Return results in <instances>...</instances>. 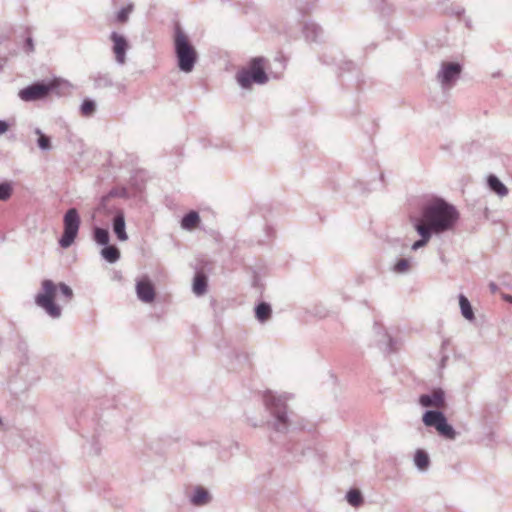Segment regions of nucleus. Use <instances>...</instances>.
Masks as SVG:
<instances>
[{"label": "nucleus", "instance_id": "obj_22", "mask_svg": "<svg viewBox=\"0 0 512 512\" xmlns=\"http://www.w3.org/2000/svg\"><path fill=\"white\" fill-rule=\"evenodd\" d=\"M207 291V277L203 273H196L193 281V292L197 296L205 294Z\"/></svg>", "mask_w": 512, "mask_h": 512}, {"label": "nucleus", "instance_id": "obj_13", "mask_svg": "<svg viewBox=\"0 0 512 512\" xmlns=\"http://www.w3.org/2000/svg\"><path fill=\"white\" fill-rule=\"evenodd\" d=\"M136 294L140 301L151 303L155 299V289L152 283L147 279H142L136 283Z\"/></svg>", "mask_w": 512, "mask_h": 512}, {"label": "nucleus", "instance_id": "obj_19", "mask_svg": "<svg viewBox=\"0 0 512 512\" xmlns=\"http://www.w3.org/2000/svg\"><path fill=\"white\" fill-rule=\"evenodd\" d=\"M272 315V308L271 305L267 302H260L255 307V318L260 323H265L271 318Z\"/></svg>", "mask_w": 512, "mask_h": 512}, {"label": "nucleus", "instance_id": "obj_4", "mask_svg": "<svg viewBox=\"0 0 512 512\" xmlns=\"http://www.w3.org/2000/svg\"><path fill=\"white\" fill-rule=\"evenodd\" d=\"M291 397L292 395L288 393L275 394L271 391L264 394L265 406L274 417L273 428L277 432L284 433L290 426L286 401Z\"/></svg>", "mask_w": 512, "mask_h": 512}, {"label": "nucleus", "instance_id": "obj_17", "mask_svg": "<svg viewBox=\"0 0 512 512\" xmlns=\"http://www.w3.org/2000/svg\"><path fill=\"white\" fill-rule=\"evenodd\" d=\"M303 34L307 41L316 42L322 36L323 30L318 24L307 22L303 27Z\"/></svg>", "mask_w": 512, "mask_h": 512}, {"label": "nucleus", "instance_id": "obj_16", "mask_svg": "<svg viewBox=\"0 0 512 512\" xmlns=\"http://www.w3.org/2000/svg\"><path fill=\"white\" fill-rule=\"evenodd\" d=\"M96 89L109 88L114 85L113 78L108 72H96L90 76Z\"/></svg>", "mask_w": 512, "mask_h": 512}, {"label": "nucleus", "instance_id": "obj_26", "mask_svg": "<svg viewBox=\"0 0 512 512\" xmlns=\"http://www.w3.org/2000/svg\"><path fill=\"white\" fill-rule=\"evenodd\" d=\"M94 241L102 246H106L109 244L110 236L109 232L105 228L95 227L93 231Z\"/></svg>", "mask_w": 512, "mask_h": 512}, {"label": "nucleus", "instance_id": "obj_30", "mask_svg": "<svg viewBox=\"0 0 512 512\" xmlns=\"http://www.w3.org/2000/svg\"><path fill=\"white\" fill-rule=\"evenodd\" d=\"M410 269V260L406 258L399 259L393 266V271L397 274H405Z\"/></svg>", "mask_w": 512, "mask_h": 512}, {"label": "nucleus", "instance_id": "obj_25", "mask_svg": "<svg viewBox=\"0 0 512 512\" xmlns=\"http://www.w3.org/2000/svg\"><path fill=\"white\" fill-rule=\"evenodd\" d=\"M200 217L196 211H190L184 215L181 220V226L183 229L191 230L199 223Z\"/></svg>", "mask_w": 512, "mask_h": 512}, {"label": "nucleus", "instance_id": "obj_7", "mask_svg": "<svg viewBox=\"0 0 512 512\" xmlns=\"http://www.w3.org/2000/svg\"><path fill=\"white\" fill-rule=\"evenodd\" d=\"M422 421L427 427H433L437 430L440 436L448 440H454L457 433L452 425L447 422V419L443 412L439 410H427Z\"/></svg>", "mask_w": 512, "mask_h": 512}, {"label": "nucleus", "instance_id": "obj_37", "mask_svg": "<svg viewBox=\"0 0 512 512\" xmlns=\"http://www.w3.org/2000/svg\"><path fill=\"white\" fill-rule=\"evenodd\" d=\"M117 195H118V193L116 192V190H111L109 192V194L106 197L103 198V201L106 200L109 197H114V196H117Z\"/></svg>", "mask_w": 512, "mask_h": 512}, {"label": "nucleus", "instance_id": "obj_2", "mask_svg": "<svg viewBox=\"0 0 512 512\" xmlns=\"http://www.w3.org/2000/svg\"><path fill=\"white\" fill-rule=\"evenodd\" d=\"M41 291L35 295V304L42 308L47 315L53 319H58L62 315V309L54 301L57 288L61 294L68 300L73 296L72 289L65 283H59L58 286L52 280L45 279L42 281Z\"/></svg>", "mask_w": 512, "mask_h": 512}, {"label": "nucleus", "instance_id": "obj_1", "mask_svg": "<svg viewBox=\"0 0 512 512\" xmlns=\"http://www.w3.org/2000/svg\"><path fill=\"white\" fill-rule=\"evenodd\" d=\"M459 216L454 205L436 197L423 204L419 216L410 218L425 226L434 236H440L454 230Z\"/></svg>", "mask_w": 512, "mask_h": 512}, {"label": "nucleus", "instance_id": "obj_35", "mask_svg": "<svg viewBox=\"0 0 512 512\" xmlns=\"http://www.w3.org/2000/svg\"><path fill=\"white\" fill-rule=\"evenodd\" d=\"M502 299L510 304H512V295L502 294Z\"/></svg>", "mask_w": 512, "mask_h": 512}, {"label": "nucleus", "instance_id": "obj_29", "mask_svg": "<svg viewBox=\"0 0 512 512\" xmlns=\"http://www.w3.org/2000/svg\"><path fill=\"white\" fill-rule=\"evenodd\" d=\"M34 132L39 136L37 140L38 147L43 151L50 150L52 148L50 138L43 134L39 128H36Z\"/></svg>", "mask_w": 512, "mask_h": 512}, {"label": "nucleus", "instance_id": "obj_33", "mask_svg": "<svg viewBox=\"0 0 512 512\" xmlns=\"http://www.w3.org/2000/svg\"><path fill=\"white\" fill-rule=\"evenodd\" d=\"M23 49L27 53H32L34 51V41L31 36H27L23 45Z\"/></svg>", "mask_w": 512, "mask_h": 512}, {"label": "nucleus", "instance_id": "obj_32", "mask_svg": "<svg viewBox=\"0 0 512 512\" xmlns=\"http://www.w3.org/2000/svg\"><path fill=\"white\" fill-rule=\"evenodd\" d=\"M13 192L12 185L8 182L0 183V201L8 200Z\"/></svg>", "mask_w": 512, "mask_h": 512}, {"label": "nucleus", "instance_id": "obj_39", "mask_svg": "<svg viewBox=\"0 0 512 512\" xmlns=\"http://www.w3.org/2000/svg\"><path fill=\"white\" fill-rule=\"evenodd\" d=\"M324 63L326 64H337V62L335 61V59H331V60H323Z\"/></svg>", "mask_w": 512, "mask_h": 512}, {"label": "nucleus", "instance_id": "obj_9", "mask_svg": "<svg viewBox=\"0 0 512 512\" xmlns=\"http://www.w3.org/2000/svg\"><path fill=\"white\" fill-rule=\"evenodd\" d=\"M55 88L56 85L53 81L48 83L36 82L21 89L18 95L21 100L31 102L46 98Z\"/></svg>", "mask_w": 512, "mask_h": 512}, {"label": "nucleus", "instance_id": "obj_14", "mask_svg": "<svg viewBox=\"0 0 512 512\" xmlns=\"http://www.w3.org/2000/svg\"><path fill=\"white\" fill-rule=\"evenodd\" d=\"M410 223L414 230L417 232V234L420 236V238L417 241H415L411 246V249L413 251H417L418 249L426 246L434 235L431 234L425 226L415 222L411 218Z\"/></svg>", "mask_w": 512, "mask_h": 512}, {"label": "nucleus", "instance_id": "obj_23", "mask_svg": "<svg viewBox=\"0 0 512 512\" xmlns=\"http://www.w3.org/2000/svg\"><path fill=\"white\" fill-rule=\"evenodd\" d=\"M459 305L462 316L469 321H473L475 319L473 308L468 298L463 294L459 295Z\"/></svg>", "mask_w": 512, "mask_h": 512}, {"label": "nucleus", "instance_id": "obj_28", "mask_svg": "<svg viewBox=\"0 0 512 512\" xmlns=\"http://www.w3.org/2000/svg\"><path fill=\"white\" fill-rule=\"evenodd\" d=\"M347 502L353 507H359L363 503V497L359 490L351 489L346 494Z\"/></svg>", "mask_w": 512, "mask_h": 512}, {"label": "nucleus", "instance_id": "obj_34", "mask_svg": "<svg viewBox=\"0 0 512 512\" xmlns=\"http://www.w3.org/2000/svg\"><path fill=\"white\" fill-rule=\"evenodd\" d=\"M9 129V125L6 121L0 120V135L6 133Z\"/></svg>", "mask_w": 512, "mask_h": 512}, {"label": "nucleus", "instance_id": "obj_10", "mask_svg": "<svg viewBox=\"0 0 512 512\" xmlns=\"http://www.w3.org/2000/svg\"><path fill=\"white\" fill-rule=\"evenodd\" d=\"M110 39L113 42V52L115 54L116 62L123 65L126 61V52L128 50V41L123 35L117 32H112Z\"/></svg>", "mask_w": 512, "mask_h": 512}, {"label": "nucleus", "instance_id": "obj_36", "mask_svg": "<svg viewBox=\"0 0 512 512\" xmlns=\"http://www.w3.org/2000/svg\"><path fill=\"white\" fill-rule=\"evenodd\" d=\"M489 287H490V290H491L492 293H495L498 290V286L494 282H491L489 284Z\"/></svg>", "mask_w": 512, "mask_h": 512}, {"label": "nucleus", "instance_id": "obj_11", "mask_svg": "<svg viewBox=\"0 0 512 512\" xmlns=\"http://www.w3.org/2000/svg\"><path fill=\"white\" fill-rule=\"evenodd\" d=\"M419 403L423 407L443 408L445 406V393L442 389H434L431 393L422 394Z\"/></svg>", "mask_w": 512, "mask_h": 512}, {"label": "nucleus", "instance_id": "obj_21", "mask_svg": "<svg viewBox=\"0 0 512 512\" xmlns=\"http://www.w3.org/2000/svg\"><path fill=\"white\" fill-rule=\"evenodd\" d=\"M100 255L109 263H116L120 259V251L115 245H106Z\"/></svg>", "mask_w": 512, "mask_h": 512}, {"label": "nucleus", "instance_id": "obj_27", "mask_svg": "<svg viewBox=\"0 0 512 512\" xmlns=\"http://www.w3.org/2000/svg\"><path fill=\"white\" fill-rule=\"evenodd\" d=\"M96 102L90 98H86L80 105L81 115L84 117H91L96 112Z\"/></svg>", "mask_w": 512, "mask_h": 512}, {"label": "nucleus", "instance_id": "obj_12", "mask_svg": "<svg viewBox=\"0 0 512 512\" xmlns=\"http://www.w3.org/2000/svg\"><path fill=\"white\" fill-rule=\"evenodd\" d=\"M112 230L120 242L128 240V234L126 232L125 214L121 209L115 211V215L112 219Z\"/></svg>", "mask_w": 512, "mask_h": 512}, {"label": "nucleus", "instance_id": "obj_24", "mask_svg": "<svg viewBox=\"0 0 512 512\" xmlns=\"http://www.w3.org/2000/svg\"><path fill=\"white\" fill-rule=\"evenodd\" d=\"M379 345L383 351L387 353H391L396 351L397 349V341L394 340L387 332L383 331L381 333V338L379 339Z\"/></svg>", "mask_w": 512, "mask_h": 512}, {"label": "nucleus", "instance_id": "obj_31", "mask_svg": "<svg viewBox=\"0 0 512 512\" xmlns=\"http://www.w3.org/2000/svg\"><path fill=\"white\" fill-rule=\"evenodd\" d=\"M132 10H133V4L132 3L128 4L125 7H122L117 12V15H116L117 22H119V23L127 22L128 18H129V15L132 12Z\"/></svg>", "mask_w": 512, "mask_h": 512}, {"label": "nucleus", "instance_id": "obj_6", "mask_svg": "<svg viewBox=\"0 0 512 512\" xmlns=\"http://www.w3.org/2000/svg\"><path fill=\"white\" fill-rule=\"evenodd\" d=\"M81 219L76 208H69L63 216V233L59 239V245L62 248L70 247L79 232Z\"/></svg>", "mask_w": 512, "mask_h": 512}, {"label": "nucleus", "instance_id": "obj_40", "mask_svg": "<svg viewBox=\"0 0 512 512\" xmlns=\"http://www.w3.org/2000/svg\"><path fill=\"white\" fill-rule=\"evenodd\" d=\"M293 458H294L295 460H297V461L299 460V456H297V455H295Z\"/></svg>", "mask_w": 512, "mask_h": 512}, {"label": "nucleus", "instance_id": "obj_15", "mask_svg": "<svg viewBox=\"0 0 512 512\" xmlns=\"http://www.w3.org/2000/svg\"><path fill=\"white\" fill-rule=\"evenodd\" d=\"M212 497L207 489L202 486H196L189 496V501L196 507H201L209 504Z\"/></svg>", "mask_w": 512, "mask_h": 512}, {"label": "nucleus", "instance_id": "obj_38", "mask_svg": "<svg viewBox=\"0 0 512 512\" xmlns=\"http://www.w3.org/2000/svg\"><path fill=\"white\" fill-rule=\"evenodd\" d=\"M266 232H267V235L268 237H272L273 236V229L271 227H266Z\"/></svg>", "mask_w": 512, "mask_h": 512}, {"label": "nucleus", "instance_id": "obj_18", "mask_svg": "<svg viewBox=\"0 0 512 512\" xmlns=\"http://www.w3.org/2000/svg\"><path fill=\"white\" fill-rule=\"evenodd\" d=\"M487 185L489 189L499 197H505L508 194V188L500 181L497 176L493 174L488 176Z\"/></svg>", "mask_w": 512, "mask_h": 512}, {"label": "nucleus", "instance_id": "obj_20", "mask_svg": "<svg viewBox=\"0 0 512 512\" xmlns=\"http://www.w3.org/2000/svg\"><path fill=\"white\" fill-rule=\"evenodd\" d=\"M414 464L419 471H426L430 466V458L426 451L418 449L414 455Z\"/></svg>", "mask_w": 512, "mask_h": 512}, {"label": "nucleus", "instance_id": "obj_5", "mask_svg": "<svg viewBox=\"0 0 512 512\" xmlns=\"http://www.w3.org/2000/svg\"><path fill=\"white\" fill-rule=\"evenodd\" d=\"M265 59L257 57L251 60L248 69H242L237 72V83L244 89L250 88L252 83L265 84L268 81V76L264 71Z\"/></svg>", "mask_w": 512, "mask_h": 512}, {"label": "nucleus", "instance_id": "obj_41", "mask_svg": "<svg viewBox=\"0 0 512 512\" xmlns=\"http://www.w3.org/2000/svg\"><path fill=\"white\" fill-rule=\"evenodd\" d=\"M113 4L115 5L117 3V0H112Z\"/></svg>", "mask_w": 512, "mask_h": 512}, {"label": "nucleus", "instance_id": "obj_42", "mask_svg": "<svg viewBox=\"0 0 512 512\" xmlns=\"http://www.w3.org/2000/svg\"><path fill=\"white\" fill-rule=\"evenodd\" d=\"M511 289H512V287H511Z\"/></svg>", "mask_w": 512, "mask_h": 512}, {"label": "nucleus", "instance_id": "obj_8", "mask_svg": "<svg viewBox=\"0 0 512 512\" xmlns=\"http://www.w3.org/2000/svg\"><path fill=\"white\" fill-rule=\"evenodd\" d=\"M462 72L457 62H442L436 78L443 91L450 90L456 84Z\"/></svg>", "mask_w": 512, "mask_h": 512}, {"label": "nucleus", "instance_id": "obj_3", "mask_svg": "<svg viewBox=\"0 0 512 512\" xmlns=\"http://www.w3.org/2000/svg\"><path fill=\"white\" fill-rule=\"evenodd\" d=\"M173 43L179 70L184 73L192 72L197 63L198 54L189 37L179 25L174 29Z\"/></svg>", "mask_w": 512, "mask_h": 512}]
</instances>
